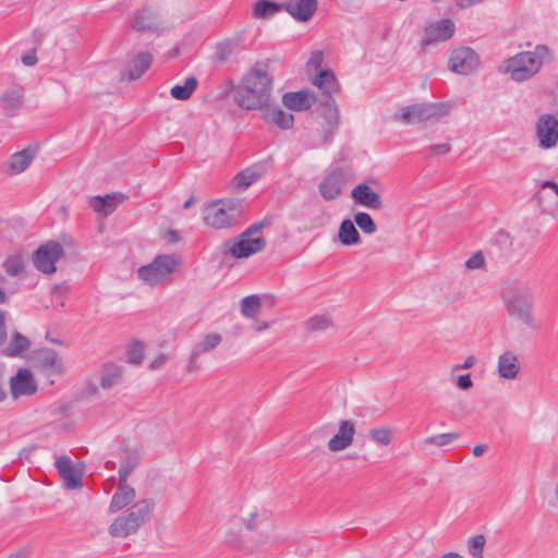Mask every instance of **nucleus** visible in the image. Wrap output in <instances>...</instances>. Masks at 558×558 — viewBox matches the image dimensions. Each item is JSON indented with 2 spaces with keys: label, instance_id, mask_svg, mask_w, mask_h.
Listing matches in <instances>:
<instances>
[{
  "label": "nucleus",
  "instance_id": "37",
  "mask_svg": "<svg viewBox=\"0 0 558 558\" xmlns=\"http://www.w3.org/2000/svg\"><path fill=\"white\" fill-rule=\"evenodd\" d=\"M339 241L347 246L356 245L361 243V235L350 219H344L338 230Z\"/></svg>",
  "mask_w": 558,
  "mask_h": 558
},
{
  "label": "nucleus",
  "instance_id": "6",
  "mask_svg": "<svg viewBox=\"0 0 558 558\" xmlns=\"http://www.w3.org/2000/svg\"><path fill=\"white\" fill-rule=\"evenodd\" d=\"M242 522L247 530L255 532L252 541L257 549L278 542L274 515L265 507H253L242 518Z\"/></svg>",
  "mask_w": 558,
  "mask_h": 558
},
{
  "label": "nucleus",
  "instance_id": "48",
  "mask_svg": "<svg viewBox=\"0 0 558 558\" xmlns=\"http://www.w3.org/2000/svg\"><path fill=\"white\" fill-rule=\"evenodd\" d=\"M144 359V345L141 342H134L128 355V361L132 364L138 365Z\"/></svg>",
  "mask_w": 558,
  "mask_h": 558
},
{
  "label": "nucleus",
  "instance_id": "57",
  "mask_svg": "<svg viewBox=\"0 0 558 558\" xmlns=\"http://www.w3.org/2000/svg\"><path fill=\"white\" fill-rule=\"evenodd\" d=\"M5 315L7 312L0 310V345L3 344L7 339Z\"/></svg>",
  "mask_w": 558,
  "mask_h": 558
},
{
  "label": "nucleus",
  "instance_id": "11",
  "mask_svg": "<svg viewBox=\"0 0 558 558\" xmlns=\"http://www.w3.org/2000/svg\"><path fill=\"white\" fill-rule=\"evenodd\" d=\"M349 181L350 173L348 171L336 169L323 179L318 186L319 193L325 201H333L340 196Z\"/></svg>",
  "mask_w": 558,
  "mask_h": 558
},
{
  "label": "nucleus",
  "instance_id": "63",
  "mask_svg": "<svg viewBox=\"0 0 558 558\" xmlns=\"http://www.w3.org/2000/svg\"><path fill=\"white\" fill-rule=\"evenodd\" d=\"M9 298L3 289L0 288V304H5Z\"/></svg>",
  "mask_w": 558,
  "mask_h": 558
},
{
  "label": "nucleus",
  "instance_id": "7",
  "mask_svg": "<svg viewBox=\"0 0 558 558\" xmlns=\"http://www.w3.org/2000/svg\"><path fill=\"white\" fill-rule=\"evenodd\" d=\"M181 264V258L174 254L157 255L151 263L137 269L141 280L150 287L165 283Z\"/></svg>",
  "mask_w": 558,
  "mask_h": 558
},
{
  "label": "nucleus",
  "instance_id": "35",
  "mask_svg": "<svg viewBox=\"0 0 558 558\" xmlns=\"http://www.w3.org/2000/svg\"><path fill=\"white\" fill-rule=\"evenodd\" d=\"M151 62V53L140 52L131 60L125 75L132 81L137 80L148 70Z\"/></svg>",
  "mask_w": 558,
  "mask_h": 558
},
{
  "label": "nucleus",
  "instance_id": "43",
  "mask_svg": "<svg viewBox=\"0 0 558 558\" xmlns=\"http://www.w3.org/2000/svg\"><path fill=\"white\" fill-rule=\"evenodd\" d=\"M460 438V434L456 432L445 433L439 435H434L425 438L422 444L423 446L434 445L437 447H445L450 445L451 442L458 440Z\"/></svg>",
  "mask_w": 558,
  "mask_h": 558
},
{
  "label": "nucleus",
  "instance_id": "60",
  "mask_svg": "<svg viewBox=\"0 0 558 558\" xmlns=\"http://www.w3.org/2000/svg\"><path fill=\"white\" fill-rule=\"evenodd\" d=\"M487 450V446L484 445V444H481V445H476L474 448H473V454L475 457H481L483 456Z\"/></svg>",
  "mask_w": 558,
  "mask_h": 558
},
{
  "label": "nucleus",
  "instance_id": "56",
  "mask_svg": "<svg viewBox=\"0 0 558 558\" xmlns=\"http://www.w3.org/2000/svg\"><path fill=\"white\" fill-rule=\"evenodd\" d=\"M450 150V145L447 143L432 145L429 151L435 155H445Z\"/></svg>",
  "mask_w": 558,
  "mask_h": 558
},
{
  "label": "nucleus",
  "instance_id": "34",
  "mask_svg": "<svg viewBox=\"0 0 558 558\" xmlns=\"http://www.w3.org/2000/svg\"><path fill=\"white\" fill-rule=\"evenodd\" d=\"M313 84L327 96L337 94L340 89L337 77L330 70H322L314 78Z\"/></svg>",
  "mask_w": 558,
  "mask_h": 558
},
{
  "label": "nucleus",
  "instance_id": "41",
  "mask_svg": "<svg viewBox=\"0 0 558 558\" xmlns=\"http://www.w3.org/2000/svg\"><path fill=\"white\" fill-rule=\"evenodd\" d=\"M197 88V80L190 76L185 80L183 85H175L170 89V95L177 100H187Z\"/></svg>",
  "mask_w": 558,
  "mask_h": 558
},
{
  "label": "nucleus",
  "instance_id": "30",
  "mask_svg": "<svg viewBox=\"0 0 558 558\" xmlns=\"http://www.w3.org/2000/svg\"><path fill=\"white\" fill-rule=\"evenodd\" d=\"M37 363L50 374L58 375L63 371V363L52 349H41L36 353Z\"/></svg>",
  "mask_w": 558,
  "mask_h": 558
},
{
  "label": "nucleus",
  "instance_id": "62",
  "mask_svg": "<svg viewBox=\"0 0 558 558\" xmlns=\"http://www.w3.org/2000/svg\"><path fill=\"white\" fill-rule=\"evenodd\" d=\"M439 558H464V557L458 553L450 551V553L441 555Z\"/></svg>",
  "mask_w": 558,
  "mask_h": 558
},
{
  "label": "nucleus",
  "instance_id": "36",
  "mask_svg": "<svg viewBox=\"0 0 558 558\" xmlns=\"http://www.w3.org/2000/svg\"><path fill=\"white\" fill-rule=\"evenodd\" d=\"M131 25L134 29L140 32L147 29H156L157 16L153 10L142 9L136 11Z\"/></svg>",
  "mask_w": 558,
  "mask_h": 558
},
{
  "label": "nucleus",
  "instance_id": "38",
  "mask_svg": "<svg viewBox=\"0 0 558 558\" xmlns=\"http://www.w3.org/2000/svg\"><path fill=\"white\" fill-rule=\"evenodd\" d=\"M31 347L28 338L15 331L12 333L9 344L3 349L5 356L14 357L21 355Z\"/></svg>",
  "mask_w": 558,
  "mask_h": 558
},
{
  "label": "nucleus",
  "instance_id": "31",
  "mask_svg": "<svg viewBox=\"0 0 558 558\" xmlns=\"http://www.w3.org/2000/svg\"><path fill=\"white\" fill-rule=\"evenodd\" d=\"M142 459V453L137 448H124L120 460L119 478L126 480L137 468Z\"/></svg>",
  "mask_w": 558,
  "mask_h": 558
},
{
  "label": "nucleus",
  "instance_id": "2",
  "mask_svg": "<svg viewBox=\"0 0 558 558\" xmlns=\"http://www.w3.org/2000/svg\"><path fill=\"white\" fill-rule=\"evenodd\" d=\"M272 80L262 66H254L235 89L234 100L246 110L263 109L271 96Z\"/></svg>",
  "mask_w": 558,
  "mask_h": 558
},
{
  "label": "nucleus",
  "instance_id": "3",
  "mask_svg": "<svg viewBox=\"0 0 558 558\" xmlns=\"http://www.w3.org/2000/svg\"><path fill=\"white\" fill-rule=\"evenodd\" d=\"M155 508L153 499H142L121 512L108 526V533L114 538H125L136 534L149 520Z\"/></svg>",
  "mask_w": 558,
  "mask_h": 558
},
{
  "label": "nucleus",
  "instance_id": "14",
  "mask_svg": "<svg viewBox=\"0 0 558 558\" xmlns=\"http://www.w3.org/2000/svg\"><path fill=\"white\" fill-rule=\"evenodd\" d=\"M454 29V23L449 19L432 23L425 27L421 45L422 47H427L429 45L446 41L453 36Z\"/></svg>",
  "mask_w": 558,
  "mask_h": 558
},
{
  "label": "nucleus",
  "instance_id": "16",
  "mask_svg": "<svg viewBox=\"0 0 558 558\" xmlns=\"http://www.w3.org/2000/svg\"><path fill=\"white\" fill-rule=\"evenodd\" d=\"M536 136L541 147L555 146L558 141V120L553 114H542L536 123Z\"/></svg>",
  "mask_w": 558,
  "mask_h": 558
},
{
  "label": "nucleus",
  "instance_id": "51",
  "mask_svg": "<svg viewBox=\"0 0 558 558\" xmlns=\"http://www.w3.org/2000/svg\"><path fill=\"white\" fill-rule=\"evenodd\" d=\"M456 385L461 390H469L473 387V381L470 374L460 375L456 379Z\"/></svg>",
  "mask_w": 558,
  "mask_h": 558
},
{
  "label": "nucleus",
  "instance_id": "44",
  "mask_svg": "<svg viewBox=\"0 0 558 558\" xmlns=\"http://www.w3.org/2000/svg\"><path fill=\"white\" fill-rule=\"evenodd\" d=\"M354 222L366 234H374L377 231V226L369 214L359 211L354 215Z\"/></svg>",
  "mask_w": 558,
  "mask_h": 558
},
{
  "label": "nucleus",
  "instance_id": "33",
  "mask_svg": "<svg viewBox=\"0 0 558 558\" xmlns=\"http://www.w3.org/2000/svg\"><path fill=\"white\" fill-rule=\"evenodd\" d=\"M123 377V367L113 363H106L100 369V387L110 389L118 385Z\"/></svg>",
  "mask_w": 558,
  "mask_h": 558
},
{
  "label": "nucleus",
  "instance_id": "21",
  "mask_svg": "<svg viewBox=\"0 0 558 558\" xmlns=\"http://www.w3.org/2000/svg\"><path fill=\"white\" fill-rule=\"evenodd\" d=\"M136 497L135 489L128 484L126 480H120L116 493L112 495L108 511L117 513L125 507L130 506Z\"/></svg>",
  "mask_w": 558,
  "mask_h": 558
},
{
  "label": "nucleus",
  "instance_id": "24",
  "mask_svg": "<svg viewBox=\"0 0 558 558\" xmlns=\"http://www.w3.org/2000/svg\"><path fill=\"white\" fill-rule=\"evenodd\" d=\"M35 158V150L26 147L21 151L13 154L5 165V173L15 175L24 172Z\"/></svg>",
  "mask_w": 558,
  "mask_h": 558
},
{
  "label": "nucleus",
  "instance_id": "17",
  "mask_svg": "<svg viewBox=\"0 0 558 558\" xmlns=\"http://www.w3.org/2000/svg\"><path fill=\"white\" fill-rule=\"evenodd\" d=\"M270 165L271 159H268L245 168L232 179L233 187L239 191L248 189L252 184L264 177Z\"/></svg>",
  "mask_w": 558,
  "mask_h": 558
},
{
  "label": "nucleus",
  "instance_id": "45",
  "mask_svg": "<svg viewBox=\"0 0 558 558\" xmlns=\"http://www.w3.org/2000/svg\"><path fill=\"white\" fill-rule=\"evenodd\" d=\"M486 537L483 534H476L468 539V551L472 557L483 556Z\"/></svg>",
  "mask_w": 558,
  "mask_h": 558
},
{
  "label": "nucleus",
  "instance_id": "23",
  "mask_svg": "<svg viewBox=\"0 0 558 558\" xmlns=\"http://www.w3.org/2000/svg\"><path fill=\"white\" fill-rule=\"evenodd\" d=\"M124 199L125 196L123 194L112 193L106 194L105 196H94L89 199L88 204L94 211L102 216H109Z\"/></svg>",
  "mask_w": 558,
  "mask_h": 558
},
{
  "label": "nucleus",
  "instance_id": "32",
  "mask_svg": "<svg viewBox=\"0 0 558 558\" xmlns=\"http://www.w3.org/2000/svg\"><path fill=\"white\" fill-rule=\"evenodd\" d=\"M263 119L282 130L291 129L294 122L293 114L283 111L279 107H267L263 113Z\"/></svg>",
  "mask_w": 558,
  "mask_h": 558
},
{
  "label": "nucleus",
  "instance_id": "49",
  "mask_svg": "<svg viewBox=\"0 0 558 558\" xmlns=\"http://www.w3.org/2000/svg\"><path fill=\"white\" fill-rule=\"evenodd\" d=\"M395 118L404 124L418 123L415 118L413 105L400 109V111L395 114Z\"/></svg>",
  "mask_w": 558,
  "mask_h": 558
},
{
  "label": "nucleus",
  "instance_id": "27",
  "mask_svg": "<svg viewBox=\"0 0 558 558\" xmlns=\"http://www.w3.org/2000/svg\"><path fill=\"white\" fill-rule=\"evenodd\" d=\"M497 368L501 378L511 380L518 376L521 366L518 356L511 351H506L499 356Z\"/></svg>",
  "mask_w": 558,
  "mask_h": 558
},
{
  "label": "nucleus",
  "instance_id": "54",
  "mask_svg": "<svg viewBox=\"0 0 558 558\" xmlns=\"http://www.w3.org/2000/svg\"><path fill=\"white\" fill-rule=\"evenodd\" d=\"M477 362V359L474 355H469L462 364L454 365L452 371H459V369H469L472 368Z\"/></svg>",
  "mask_w": 558,
  "mask_h": 558
},
{
  "label": "nucleus",
  "instance_id": "53",
  "mask_svg": "<svg viewBox=\"0 0 558 558\" xmlns=\"http://www.w3.org/2000/svg\"><path fill=\"white\" fill-rule=\"evenodd\" d=\"M264 227L265 223L263 221L255 222L243 232L248 233L251 238H264L263 235L258 234Z\"/></svg>",
  "mask_w": 558,
  "mask_h": 558
},
{
  "label": "nucleus",
  "instance_id": "55",
  "mask_svg": "<svg viewBox=\"0 0 558 558\" xmlns=\"http://www.w3.org/2000/svg\"><path fill=\"white\" fill-rule=\"evenodd\" d=\"M167 360H168L167 355L163 353H160V354H158V356H156L151 361V363L149 364V368L153 371L159 369L166 364Z\"/></svg>",
  "mask_w": 558,
  "mask_h": 558
},
{
  "label": "nucleus",
  "instance_id": "26",
  "mask_svg": "<svg viewBox=\"0 0 558 558\" xmlns=\"http://www.w3.org/2000/svg\"><path fill=\"white\" fill-rule=\"evenodd\" d=\"M283 105L295 111L310 109L315 102V96L308 90H300L296 93H287L282 97Z\"/></svg>",
  "mask_w": 558,
  "mask_h": 558
},
{
  "label": "nucleus",
  "instance_id": "13",
  "mask_svg": "<svg viewBox=\"0 0 558 558\" xmlns=\"http://www.w3.org/2000/svg\"><path fill=\"white\" fill-rule=\"evenodd\" d=\"M535 201L542 214L555 216L558 213V184L543 181L535 194Z\"/></svg>",
  "mask_w": 558,
  "mask_h": 558
},
{
  "label": "nucleus",
  "instance_id": "10",
  "mask_svg": "<svg viewBox=\"0 0 558 558\" xmlns=\"http://www.w3.org/2000/svg\"><path fill=\"white\" fill-rule=\"evenodd\" d=\"M480 65L478 54L469 47H460L451 52L449 69L460 75H470Z\"/></svg>",
  "mask_w": 558,
  "mask_h": 558
},
{
  "label": "nucleus",
  "instance_id": "5",
  "mask_svg": "<svg viewBox=\"0 0 558 558\" xmlns=\"http://www.w3.org/2000/svg\"><path fill=\"white\" fill-rule=\"evenodd\" d=\"M203 221L214 229L232 228L240 223L243 216V204L240 199H216L202 209Z\"/></svg>",
  "mask_w": 558,
  "mask_h": 558
},
{
  "label": "nucleus",
  "instance_id": "28",
  "mask_svg": "<svg viewBox=\"0 0 558 558\" xmlns=\"http://www.w3.org/2000/svg\"><path fill=\"white\" fill-rule=\"evenodd\" d=\"M23 105L20 87H10L0 96V107L7 116H15Z\"/></svg>",
  "mask_w": 558,
  "mask_h": 558
},
{
  "label": "nucleus",
  "instance_id": "42",
  "mask_svg": "<svg viewBox=\"0 0 558 558\" xmlns=\"http://www.w3.org/2000/svg\"><path fill=\"white\" fill-rule=\"evenodd\" d=\"M333 326L332 317L329 314H317L306 322V328L310 331H325Z\"/></svg>",
  "mask_w": 558,
  "mask_h": 558
},
{
  "label": "nucleus",
  "instance_id": "40",
  "mask_svg": "<svg viewBox=\"0 0 558 558\" xmlns=\"http://www.w3.org/2000/svg\"><path fill=\"white\" fill-rule=\"evenodd\" d=\"M240 306L244 317L256 319L262 308L260 298L257 294L247 295L241 300Z\"/></svg>",
  "mask_w": 558,
  "mask_h": 558
},
{
  "label": "nucleus",
  "instance_id": "59",
  "mask_svg": "<svg viewBox=\"0 0 558 558\" xmlns=\"http://www.w3.org/2000/svg\"><path fill=\"white\" fill-rule=\"evenodd\" d=\"M483 0H456L457 5L460 9H466L475 3L482 2Z\"/></svg>",
  "mask_w": 558,
  "mask_h": 558
},
{
  "label": "nucleus",
  "instance_id": "4",
  "mask_svg": "<svg viewBox=\"0 0 558 558\" xmlns=\"http://www.w3.org/2000/svg\"><path fill=\"white\" fill-rule=\"evenodd\" d=\"M548 54L549 48L546 45H537L534 51L519 52L507 59L500 69L513 81L524 82L539 72Z\"/></svg>",
  "mask_w": 558,
  "mask_h": 558
},
{
  "label": "nucleus",
  "instance_id": "19",
  "mask_svg": "<svg viewBox=\"0 0 558 558\" xmlns=\"http://www.w3.org/2000/svg\"><path fill=\"white\" fill-rule=\"evenodd\" d=\"M355 435V423L350 420L340 421L338 433L328 441V449L331 452H339L353 442Z\"/></svg>",
  "mask_w": 558,
  "mask_h": 558
},
{
  "label": "nucleus",
  "instance_id": "39",
  "mask_svg": "<svg viewBox=\"0 0 558 558\" xmlns=\"http://www.w3.org/2000/svg\"><path fill=\"white\" fill-rule=\"evenodd\" d=\"M281 11H284V3L259 0L254 5V16L257 19H269Z\"/></svg>",
  "mask_w": 558,
  "mask_h": 558
},
{
  "label": "nucleus",
  "instance_id": "12",
  "mask_svg": "<svg viewBox=\"0 0 558 558\" xmlns=\"http://www.w3.org/2000/svg\"><path fill=\"white\" fill-rule=\"evenodd\" d=\"M222 342V337L220 333L213 332L204 336L193 347L186 365L187 373H196L201 368V364L198 359L202 354H206L215 350Z\"/></svg>",
  "mask_w": 558,
  "mask_h": 558
},
{
  "label": "nucleus",
  "instance_id": "25",
  "mask_svg": "<svg viewBox=\"0 0 558 558\" xmlns=\"http://www.w3.org/2000/svg\"><path fill=\"white\" fill-rule=\"evenodd\" d=\"M414 113L417 122L438 119L449 113V106L447 104H416L413 105Z\"/></svg>",
  "mask_w": 558,
  "mask_h": 558
},
{
  "label": "nucleus",
  "instance_id": "61",
  "mask_svg": "<svg viewBox=\"0 0 558 558\" xmlns=\"http://www.w3.org/2000/svg\"><path fill=\"white\" fill-rule=\"evenodd\" d=\"M269 328V324L266 323V322H259L256 326H255V330L257 332H262V331H265Z\"/></svg>",
  "mask_w": 558,
  "mask_h": 558
},
{
  "label": "nucleus",
  "instance_id": "47",
  "mask_svg": "<svg viewBox=\"0 0 558 558\" xmlns=\"http://www.w3.org/2000/svg\"><path fill=\"white\" fill-rule=\"evenodd\" d=\"M3 268L10 276H17L24 270V262L21 256H10L3 262Z\"/></svg>",
  "mask_w": 558,
  "mask_h": 558
},
{
  "label": "nucleus",
  "instance_id": "20",
  "mask_svg": "<svg viewBox=\"0 0 558 558\" xmlns=\"http://www.w3.org/2000/svg\"><path fill=\"white\" fill-rule=\"evenodd\" d=\"M351 197L355 204L369 209L378 210L383 207L379 194L373 191L367 182L354 186L351 191Z\"/></svg>",
  "mask_w": 558,
  "mask_h": 558
},
{
  "label": "nucleus",
  "instance_id": "50",
  "mask_svg": "<svg viewBox=\"0 0 558 558\" xmlns=\"http://www.w3.org/2000/svg\"><path fill=\"white\" fill-rule=\"evenodd\" d=\"M485 266V256L482 252L474 253L469 259L465 262V267L468 269H481Z\"/></svg>",
  "mask_w": 558,
  "mask_h": 558
},
{
  "label": "nucleus",
  "instance_id": "52",
  "mask_svg": "<svg viewBox=\"0 0 558 558\" xmlns=\"http://www.w3.org/2000/svg\"><path fill=\"white\" fill-rule=\"evenodd\" d=\"M323 59H324V56H323L322 51H314V52H312L307 64H308V66L317 70L318 68H320V65L323 63Z\"/></svg>",
  "mask_w": 558,
  "mask_h": 558
},
{
  "label": "nucleus",
  "instance_id": "58",
  "mask_svg": "<svg viewBox=\"0 0 558 558\" xmlns=\"http://www.w3.org/2000/svg\"><path fill=\"white\" fill-rule=\"evenodd\" d=\"M22 62L27 66L35 65L37 63V57L35 53L25 54L22 57Z\"/></svg>",
  "mask_w": 558,
  "mask_h": 558
},
{
  "label": "nucleus",
  "instance_id": "29",
  "mask_svg": "<svg viewBox=\"0 0 558 558\" xmlns=\"http://www.w3.org/2000/svg\"><path fill=\"white\" fill-rule=\"evenodd\" d=\"M320 116L325 123V140L328 141L338 129L340 121L339 110L332 99L327 100L322 109Z\"/></svg>",
  "mask_w": 558,
  "mask_h": 558
},
{
  "label": "nucleus",
  "instance_id": "22",
  "mask_svg": "<svg viewBox=\"0 0 558 558\" xmlns=\"http://www.w3.org/2000/svg\"><path fill=\"white\" fill-rule=\"evenodd\" d=\"M54 465L68 488L75 489L83 486L82 475L77 470H75L68 456H60L57 458Z\"/></svg>",
  "mask_w": 558,
  "mask_h": 558
},
{
  "label": "nucleus",
  "instance_id": "9",
  "mask_svg": "<svg viewBox=\"0 0 558 558\" xmlns=\"http://www.w3.org/2000/svg\"><path fill=\"white\" fill-rule=\"evenodd\" d=\"M63 254V247L59 242L48 241L35 252L34 265L39 271L52 275L57 271L56 263L61 259Z\"/></svg>",
  "mask_w": 558,
  "mask_h": 558
},
{
  "label": "nucleus",
  "instance_id": "18",
  "mask_svg": "<svg viewBox=\"0 0 558 558\" xmlns=\"http://www.w3.org/2000/svg\"><path fill=\"white\" fill-rule=\"evenodd\" d=\"M284 11L296 22L306 23L313 19L317 9V0H287Z\"/></svg>",
  "mask_w": 558,
  "mask_h": 558
},
{
  "label": "nucleus",
  "instance_id": "64",
  "mask_svg": "<svg viewBox=\"0 0 558 558\" xmlns=\"http://www.w3.org/2000/svg\"><path fill=\"white\" fill-rule=\"evenodd\" d=\"M9 558H27V554L25 551H17L12 554Z\"/></svg>",
  "mask_w": 558,
  "mask_h": 558
},
{
  "label": "nucleus",
  "instance_id": "8",
  "mask_svg": "<svg viewBox=\"0 0 558 558\" xmlns=\"http://www.w3.org/2000/svg\"><path fill=\"white\" fill-rule=\"evenodd\" d=\"M265 238H251L248 233H240L220 245V253L225 257L236 259L247 258L266 247Z\"/></svg>",
  "mask_w": 558,
  "mask_h": 558
},
{
  "label": "nucleus",
  "instance_id": "1",
  "mask_svg": "<svg viewBox=\"0 0 558 558\" xmlns=\"http://www.w3.org/2000/svg\"><path fill=\"white\" fill-rule=\"evenodd\" d=\"M501 300L510 317L522 322L526 327L537 329L533 316L534 298L527 281L507 279L501 286Z\"/></svg>",
  "mask_w": 558,
  "mask_h": 558
},
{
  "label": "nucleus",
  "instance_id": "46",
  "mask_svg": "<svg viewBox=\"0 0 558 558\" xmlns=\"http://www.w3.org/2000/svg\"><path fill=\"white\" fill-rule=\"evenodd\" d=\"M368 434L373 441L381 446H388L392 440V433L389 427L372 428Z\"/></svg>",
  "mask_w": 558,
  "mask_h": 558
},
{
  "label": "nucleus",
  "instance_id": "15",
  "mask_svg": "<svg viewBox=\"0 0 558 558\" xmlns=\"http://www.w3.org/2000/svg\"><path fill=\"white\" fill-rule=\"evenodd\" d=\"M37 391V383L32 372L19 368L15 376L10 379V392L13 399L33 396Z\"/></svg>",
  "mask_w": 558,
  "mask_h": 558
}]
</instances>
